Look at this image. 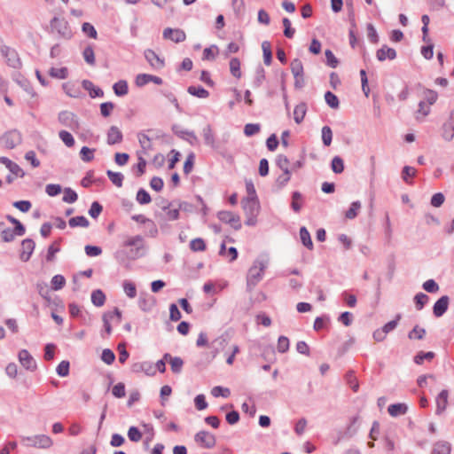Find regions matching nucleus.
Masks as SVG:
<instances>
[{
    "mask_svg": "<svg viewBox=\"0 0 454 454\" xmlns=\"http://www.w3.org/2000/svg\"><path fill=\"white\" fill-rule=\"evenodd\" d=\"M163 38L166 40H170L176 43H182L185 41L186 35L184 30L180 28H170L167 27L163 30Z\"/></svg>",
    "mask_w": 454,
    "mask_h": 454,
    "instance_id": "obj_10",
    "label": "nucleus"
},
{
    "mask_svg": "<svg viewBox=\"0 0 454 454\" xmlns=\"http://www.w3.org/2000/svg\"><path fill=\"white\" fill-rule=\"evenodd\" d=\"M151 82L158 85H160L163 82L160 77L148 74H139L135 79V83L137 87H143Z\"/></svg>",
    "mask_w": 454,
    "mask_h": 454,
    "instance_id": "obj_13",
    "label": "nucleus"
},
{
    "mask_svg": "<svg viewBox=\"0 0 454 454\" xmlns=\"http://www.w3.org/2000/svg\"><path fill=\"white\" fill-rule=\"evenodd\" d=\"M131 370L135 373L145 372L148 376H153L156 372L154 365L147 361L137 362L133 364L131 366Z\"/></svg>",
    "mask_w": 454,
    "mask_h": 454,
    "instance_id": "obj_11",
    "label": "nucleus"
},
{
    "mask_svg": "<svg viewBox=\"0 0 454 454\" xmlns=\"http://www.w3.org/2000/svg\"><path fill=\"white\" fill-rule=\"evenodd\" d=\"M82 30L90 38L96 39L98 36V33L95 27L89 22H85L82 24Z\"/></svg>",
    "mask_w": 454,
    "mask_h": 454,
    "instance_id": "obj_52",
    "label": "nucleus"
},
{
    "mask_svg": "<svg viewBox=\"0 0 454 454\" xmlns=\"http://www.w3.org/2000/svg\"><path fill=\"white\" fill-rule=\"evenodd\" d=\"M101 359L106 364H112L114 362L115 355L111 349L106 348L102 352Z\"/></svg>",
    "mask_w": 454,
    "mask_h": 454,
    "instance_id": "obj_59",
    "label": "nucleus"
},
{
    "mask_svg": "<svg viewBox=\"0 0 454 454\" xmlns=\"http://www.w3.org/2000/svg\"><path fill=\"white\" fill-rule=\"evenodd\" d=\"M360 208H361V203L359 201L353 202L350 205V207L348 208V210H347L345 213L346 218L354 219L357 215Z\"/></svg>",
    "mask_w": 454,
    "mask_h": 454,
    "instance_id": "obj_38",
    "label": "nucleus"
},
{
    "mask_svg": "<svg viewBox=\"0 0 454 454\" xmlns=\"http://www.w3.org/2000/svg\"><path fill=\"white\" fill-rule=\"evenodd\" d=\"M188 92L191 95L200 98H207L209 96V92L202 87L190 86L188 88Z\"/></svg>",
    "mask_w": 454,
    "mask_h": 454,
    "instance_id": "obj_34",
    "label": "nucleus"
},
{
    "mask_svg": "<svg viewBox=\"0 0 454 454\" xmlns=\"http://www.w3.org/2000/svg\"><path fill=\"white\" fill-rule=\"evenodd\" d=\"M278 166L285 171V180L290 179L289 160L286 156L279 155L277 160Z\"/></svg>",
    "mask_w": 454,
    "mask_h": 454,
    "instance_id": "obj_26",
    "label": "nucleus"
},
{
    "mask_svg": "<svg viewBox=\"0 0 454 454\" xmlns=\"http://www.w3.org/2000/svg\"><path fill=\"white\" fill-rule=\"evenodd\" d=\"M49 74L53 78L65 79L68 75V70L67 67H51Z\"/></svg>",
    "mask_w": 454,
    "mask_h": 454,
    "instance_id": "obj_31",
    "label": "nucleus"
},
{
    "mask_svg": "<svg viewBox=\"0 0 454 454\" xmlns=\"http://www.w3.org/2000/svg\"><path fill=\"white\" fill-rule=\"evenodd\" d=\"M306 106L305 104L297 105L294 109V119L296 123L300 124L306 115Z\"/></svg>",
    "mask_w": 454,
    "mask_h": 454,
    "instance_id": "obj_28",
    "label": "nucleus"
},
{
    "mask_svg": "<svg viewBox=\"0 0 454 454\" xmlns=\"http://www.w3.org/2000/svg\"><path fill=\"white\" fill-rule=\"evenodd\" d=\"M169 364H170L172 372L175 373H178L182 370L184 362L180 357L176 356L170 360Z\"/></svg>",
    "mask_w": 454,
    "mask_h": 454,
    "instance_id": "obj_60",
    "label": "nucleus"
},
{
    "mask_svg": "<svg viewBox=\"0 0 454 454\" xmlns=\"http://www.w3.org/2000/svg\"><path fill=\"white\" fill-rule=\"evenodd\" d=\"M123 139V135L121 129L116 126H111L107 131V144L112 145L120 144Z\"/></svg>",
    "mask_w": 454,
    "mask_h": 454,
    "instance_id": "obj_15",
    "label": "nucleus"
},
{
    "mask_svg": "<svg viewBox=\"0 0 454 454\" xmlns=\"http://www.w3.org/2000/svg\"><path fill=\"white\" fill-rule=\"evenodd\" d=\"M59 121L69 129L73 130H76L79 129V121L76 116L68 111H63L59 114Z\"/></svg>",
    "mask_w": 454,
    "mask_h": 454,
    "instance_id": "obj_8",
    "label": "nucleus"
},
{
    "mask_svg": "<svg viewBox=\"0 0 454 454\" xmlns=\"http://www.w3.org/2000/svg\"><path fill=\"white\" fill-rule=\"evenodd\" d=\"M121 321V312L118 308H115L113 311L106 312L103 315V322L106 333L109 335L112 333V322L117 324Z\"/></svg>",
    "mask_w": 454,
    "mask_h": 454,
    "instance_id": "obj_6",
    "label": "nucleus"
},
{
    "mask_svg": "<svg viewBox=\"0 0 454 454\" xmlns=\"http://www.w3.org/2000/svg\"><path fill=\"white\" fill-rule=\"evenodd\" d=\"M94 151L87 146H83L80 152L82 160L86 162L91 161L94 158Z\"/></svg>",
    "mask_w": 454,
    "mask_h": 454,
    "instance_id": "obj_50",
    "label": "nucleus"
},
{
    "mask_svg": "<svg viewBox=\"0 0 454 454\" xmlns=\"http://www.w3.org/2000/svg\"><path fill=\"white\" fill-rule=\"evenodd\" d=\"M19 361L27 370L34 371L36 368V363L35 359L27 349H22L20 351Z\"/></svg>",
    "mask_w": 454,
    "mask_h": 454,
    "instance_id": "obj_12",
    "label": "nucleus"
},
{
    "mask_svg": "<svg viewBox=\"0 0 454 454\" xmlns=\"http://www.w3.org/2000/svg\"><path fill=\"white\" fill-rule=\"evenodd\" d=\"M450 445L447 442H437L433 448V454H450Z\"/></svg>",
    "mask_w": 454,
    "mask_h": 454,
    "instance_id": "obj_27",
    "label": "nucleus"
},
{
    "mask_svg": "<svg viewBox=\"0 0 454 454\" xmlns=\"http://www.w3.org/2000/svg\"><path fill=\"white\" fill-rule=\"evenodd\" d=\"M430 106L425 101H420L419 109L415 113V117L418 121H423L430 114Z\"/></svg>",
    "mask_w": 454,
    "mask_h": 454,
    "instance_id": "obj_21",
    "label": "nucleus"
},
{
    "mask_svg": "<svg viewBox=\"0 0 454 454\" xmlns=\"http://www.w3.org/2000/svg\"><path fill=\"white\" fill-rule=\"evenodd\" d=\"M426 334V330L424 328L419 327V325H416L412 331H411L408 334L409 339L413 340H421L424 338Z\"/></svg>",
    "mask_w": 454,
    "mask_h": 454,
    "instance_id": "obj_44",
    "label": "nucleus"
},
{
    "mask_svg": "<svg viewBox=\"0 0 454 454\" xmlns=\"http://www.w3.org/2000/svg\"><path fill=\"white\" fill-rule=\"evenodd\" d=\"M194 439L203 448L211 449L215 445V435L206 431H200L196 434Z\"/></svg>",
    "mask_w": 454,
    "mask_h": 454,
    "instance_id": "obj_9",
    "label": "nucleus"
},
{
    "mask_svg": "<svg viewBox=\"0 0 454 454\" xmlns=\"http://www.w3.org/2000/svg\"><path fill=\"white\" fill-rule=\"evenodd\" d=\"M262 50L263 53V62L266 66H270L272 61V51L270 43L268 41L262 42Z\"/></svg>",
    "mask_w": 454,
    "mask_h": 454,
    "instance_id": "obj_22",
    "label": "nucleus"
},
{
    "mask_svg": "<svg viewBox=\"0 0 454 454\" xmlns=\"http://www.w3.org/2000/svg\"><path fill=\"white\" fill-rule=\"evenodd\" d=\"M57 373L60 377H66L69 373V362L67 361H62L59 364L57 367Z\"/></svg>",
    "mask_w": 454,
    "mask_h": 454,
    "instance_id": "obj_61",
    "label": "nucleus"
},
{
    "mask_svg": "<svg viewBox=\"0 0 454 454\" xmlns=\"http://www.w3.org/2000/svg\"><path fill=\"white\" fill-rule=\"evenodd\" d=\"M219 50L216 45H211L210 47L205 48L203 51L204 60H213L218 54Z\"/></svg>",
    "mask_w": 454,
    "mask_h": 454,
    "instance_id": "obj_35",
    "label": "nucleus"
},
{
    "mask_svg": "<svg viewBox=\"0 0 454 454\" xmlns=\"http://www.w3.org/2000/svg\"><path fill=\"white\" fill-rule=\"evenodd\" d=\"M50 31L57 37L65 40H68L73 36L68 22L63 18L54 17L50 23Z\"/></svg>",
    "mask_w": 454,
    "mask_h": 454,
    "instance_id": "obj_2",
    "label": "nucleus"
},
{
    "mask_svg": "<svg viewBox=\"0 0 454 454\" xmlns=\"http://www.w3.org/2000/svg\"><path fill=\"white\" fill-rule=\"evenodd\" d=\"M387 411L392 417H396L405 414L407 411V406L404 403L391 404L388 406Z\"/></svg>",
    "mask_w": 454,
    "mask_h": 454,
    "instance_id": "obj_24",
    "label": "nucleus"
},
{
    "mask_svg": "<svg viewBox=\"0 0 454 454\" xmlns=\"http://www.w3.org/2000/svg\"><path fill=\"white\" fill-rule=\"evenodd\" d=\"M302 207V199H301V195L295 192L294 194H293V200H292V208L295 211V212H299L300 209Z\"/></svg>",
    "mask_w": 454,
    "mask_h": 454,
    "instance_id": "obj_55",
    "label": "nucleus"
},
{
    "mask_svg": "<svg viewBox=\"0 0 454 454\" xmlns=\"http://www.w3.org/2000/svg\"><path fill=\"white\" fill-rule=\"evenodd\" d=\"M22 141L21 134L17 130H11L6 132L2 137L1 142L3 145L8 149H13Z\"/></svg>",
    "mask_w": 454,
    "mask_h": 454,
    "instance_id": "obj_5",
    "label": "nucleus"
},
{
    "mask_svg": "<svg viewBox=\"0 0 454 454\" xmlns=\"http://www.w3.org/2000/svg\"><path fill=\"white\" fill-rule=\"evenodd\" d=\"M190 248L193 252H202L206 250L207 246L202 239L196 238L190 242Z\"/></svg>",
    "mask_w": 454,
    "mask_h": 454,
    "instance_id": "obj_33",
    "label": "nucleus"
},
{
    "mask_svg": "<svg viewBox=\"0 0 454 454\" xmlns=\"http://www.w3.org/2000/svg\"><path fill=\"white\" fill-rule=\"evenodd\" d=\"M331 166H332V170L336 174L342 173L344 170L343 160L339 156H335L333 159Z\"/></svg>",
    "mask_w": 454,
    "mask_h": 454,
    "instance_id": "obj_41",
    "label": "nucleus"
},
{
    "mask_svg": "<svg viewBox=\"0 0 454 454\" xmlns=\"http://www.w3.org/2000/svg\"><path fill=\"white\" fill-rule=\"evenodd\" d=\"M113 90L116 96H125L129 92L128 83L126 81L121 80L114 84Z\"/></svg>",
    "mask_w": 454,
    "mask_h": 454,
    "instance_id": "obj_25",
    "label": "nucleus"
},
{
    "mask_svg": "<svg viewBox=\"0 0 454 454\" xmlns=\"http://www.w3.org/2000/svg\"><path fill=\"white\" fill-rule=\"evenodd\" d=\"M68 224L72 228H75V227L86 228L89 226L90 223H89L88 219L84 216H75V217H72L69 219Z\"/></svg>",
    "mask_w": 454,
    "mask_h": 454,
    "instance_id": "obj_29",
    "label": "nucleus"
},
{
    "mask_svg": "<svg viewBox=\"0 0 454 454\" xmlns=\"http://www.w3.org/2000/svg\"><path fill=\"white\" fill-rule=\"evenodd\" d=\"M278 352L285 353L289 348V340L288 338L285 336H280L278 340V347H277Z\"/></svg>",
    "mask_w": 454,
    "mask_h": 454,
    "instance_id": "obj_64",
    "label": "nucleus"
},
{
    "mask_svg": "<svg viewBox=\"0 0 454 454\" xmlns=\"http://www.w3.org/2000/svg\"><path fill=\"white\" fill-rule=\"evenodd\" d=\"M66 279L62 275H55L51 279V286L54 290H59L64 287Z\"/></svg>",
    "mask_w": 454,
    "mask_h": 454,
    "instance_id": "obj_49",
    "label": "nucleus"
},
{
    "mask_svg": "<svg viewBox=\"0 0 454 454\" xmlns=\"http://www.w3.org/2000/svg\"><path fill=\"white\" fill-rule=\"evenodd\" d=\"M325 55L326 58L327 65L333 68H335L338 66L339 61L337 58L334 56V54L332 52V51L326 50L325 51Z\"/></svg>",
    "mask_w": 454,
    "mask_h": 454,
    "instance_id": "obj_62",
    "label": "nucleus"
},
{
    "mask_svg": "<svg viewBox=\"0 0 454 454\" xmlns=\"http://www.w3.org/2000/svg\"><path fill=\"white\" fill-rule=\"evenodd\" d=\"M325 99L326 101V103L328 104V106L332 108H338L339 107V99L338 98L333 94L332 93L331 91H327L325 94Z\"/></svg>",
    "mask_w": 454,
    "mask_h": 454,
    "instance_id": "obj_47",
    "label": "nucleus"
},
{
    "mask_svg": "<svg viewBox=\"0 0 454 454\" xmlns=\"http://www.w3.org/2000/svg\"><path fill=\"white\" fill-rule=\"evenodd\" d=\"M211 394L215 397L223 396L228 397L231 394L230 389L220 386L215 387L211 390Z\"/></svg>",
    "mask_w": 454,
    "mask_h": 454,
    "instance_id": "obj_54",
    "label": "nucleus"
},
{
    "mask_svg": "<svg viewBox=\"0 0 454 454\" xmlns=\"http://www.w3.org/2000/svg\"><path fill=\"white\" fill-rule=\"evenodd\" d=\"M300 238L302 244L309 249L313 248V243L310 238V234L305 227H301L300 230Z\"/></svg>",
    "mask_w": 454,
    "mask_h": 454,
    "instance_id": "obj_32",
    "label": "nucleus"
},
{
    "mask_svg": "<svg viewBox=\"0 0 454 454\" xmlns=\"http://www.w3.org/2000/svg\"><path fill=\"white\" fill-rule=\"evenodd\" d=\"M442 137L447 141H450L454 137V126L450 122L443 124Z\"/></svg>",
    "mask_w": 454,
    "mask_h": 454,
    "instance_id": "obj_40",
    "label": "nucleus"
},
{
    "mask_svg": "<svg viewBox=\"0 0 454 454\" xmlns=\"http://www.w3.org/2000/svg\"><path fill=\"white\" fill-rule=\"evenodd\" d=\"M137 200L139 204L144 205L150 203L152 199L145 190L140 189L137 193Z\"/></svg>",
    "mask_w": 454,
    "mask_h": 454,
    "instance_id": "obj_45",
    "label": "nucleus"
},
{
    "mask_svg": "<svg viewBox=\"0 0 454 454\" xmlns=\"http://www.w3.org/2000/svg\"><path fill=\"white\" fill-rule=\"evenodd\" d=\"M417 170L410 166H405L403 169L402 176L406 183H410L409 179L415 176Z\"/></svg>",
    "mask_w": 454,
    "mask_h": 454,
    "instance_id": "obj_56",
    "label": "nucleus"
},
{
    "mask_svg": "<svg viewBox=\"0 0 454 454\" xmlns=\"http://www.w3.org/2000/svg\"><path fill=\"white\" fill-rule=\"evenodd\" d=\"M128 437L131 442H137L142 439V433L136 427H130L128 430Z\"/></svg>",
    "mask_w": 454,
    "mask_h": 454,
    "instance_id": "obj_46",
    "label": "nucleus"
},
{
    "mask_svg": "<svg viewBox=\"0 0 454 454\" xmlns=\"http://www.w3.org/2000/svg\"><path fill=\"white\" fill-rule=\"evenodd\" d=\"M21 442L27 447L48 449L53 445L52 439L45 434L22 437Z\"/></svg>",
    "mask_w": 454,
    "mask_h": 454,
    "instance_id": "obj_3",
    "label": "nucleus"
},
{
    "mask_svg": "<svg viewBox=\"0 0 454 454\" xmlns=\"http://www.w3.org/2000/svg\"><path fill=\"white\" fill-rule=\"evenodd\" d=\"M333 133L332 129L328 126H325L322 129V140L325 145L329 146L332 143Z\"/></svg>",
    "mask_w": 454,
    "mask_h": 454,
    "instance_id": "obj_51",
    "label": "nucleus"
},
{
    "mask_svg": "<svg viewBox=\"0 0 454 454\" xmlns=\"http://www.w3.org/2000/svg\"><path fill=\"white\" fill-rule=\"evenodd\" d=\"M449 307V297L444 295L442 296L434 305L433 312L437 317H442Z\"/></svg>",
    "mask_w": 454,
    "mask_h": 454,
    "instance_id": "obj_16",
    "label": "nucleus"
},
{
    "mask_svg": "<svg viewBox=\"0 0 454 454\" xmlns=\"http://www.w3.org/2000/svg\"><path fill=\"white\" fill-rule=\"evenodd\" d=\"M107 176L111 182L117 187L122 186L123 175L120 172L107 171Z\"/></svg>",
    "mask_w": 454,
    "mask_h": 454,
    "instance_id": "obj_36",
    "label": "nucleus"
},
{
    "mask_svg": "<svg viewBox=\"0 0 454 454\" xmlns=\"http://www.w3.org/2000/svg\"><path fill=\"white\" fill-rule=\"evenodd\" d=\"M59 135V137L62 140V142L67 147H72L74 145V139L69 132H67L66 130H61Z\"/></svg>",
    "mask_w": 454,
    "mask_h": 454,
    "instance_id": "obj_48",
    "label": "nucleus"
},
{
    "mask_svg": "<svg viewBox=\"0 0 454 454\" xmlns=\"http://www.w3.org/2000/svg\"><path fill=\"white\" fill-rule=\"evenodd\" d=\"M240 66H241V63L238 58H232L230 60L231 74L237 79H239L242 76Z\"/></svg>",
    "mask_w": 454,
    "mask_h": 454,
    "instance_id": "obj_23",
    "label": "nucleus"
},
{
    "mask_svg": "<svg viewBox=\"0 0 454 454\" xmlns=\"http://www.w3.org/2000/svg\"><path fill=\"white\" fill-rule=\"evenodd\" d=\"M414 301L416 303L417 309L420 310V309H422L424 305L428 302L429 297L423 293H419L415 295Z\"/></svg>",
    "mask_w": 454,
    "mask_h": 454,
    "instance_id": "obj_43",
    "label": "nucleus"
},
{
    "mask_svg": "<svg viewBox=\"0 0 454 454\" xmlns=\"http://www.w3.org/2000/svg\"><path fill=\"white\" fill-rule=\"evenodd\" d=\"M91 301L97 307L103 306L106 301L105 294L99 289L93 291L91 294Z\"/></svg>",
    "mask_w": 454,
    "mask_h": 454,
    "instance_id": "obj_30",
    "label": "nucleus"
},
{
    "mask_svg": "<svg viewBox=\"0 0 454 454\" xmlns=\"http://www.w3.org/2000/svg\"><path fill=\"white\" fill-rule=\"evenodd\" d=\"M261 129L259 124L254 123H247L244 128V133L247 137H251L253 135L257 134Z\"/></svg>",
    "mask_w": 454,
    "mask_h": 454,
    "instance_id": "obj_53",
    "label": "nucleus"
},
{
    "mask_svg": "<svg viewBox=\"0 0 454 454\" xmlns=\"http://www.w3.org/2000/svg\"><path fill=\"white\" fill-rule=\"evenodd\" d=\"M291 72L294 74L296 82L303 79V65L299 59H294L291 64Z\"/></svg>",
    "mask_w": 454,
    "mask_h": 454,
    "instance_id": "obj_18",
    "label": "nucleus"
},
{
    "mask_svg": "<svg viewBox=\"0 0 454 454\" xmlns=\"http://www.w3.org/2000/svg\"><path fill=\"white\" fill-rule=\"evenodd\" d=\"M59 241H54L48 248L46 260L48 262H52L55 259V254L59 252Z\"/></svg>",
    "mask_w": 454,
    "mask_h": 454,
    "instance_id": "obj_39",
    "label": "nucleus"
},
{
    "mask_svg": "<svg viewBox=\"0 0 454 454\" xmlns=\"http://www.w3.org/2000/svg\"><path fill=\"white\" fill-rule=\"evenodd\" d=\"M145 58L153 70H160L164 67L165 60L160 58L154 51L147 49L144 52Z\"/></svg>",
    "mask_w": 454,
    "mask_h": 454,
    "instance_id": "obj_7",
    "label": "nucleus"
},
{
    "mask_svg": "<svg viewBox=\"0 0 454 454\" xmlns=\"http://www.w3.org/2000/svg\"><path fill=\"white\" fill-rule=\"evenodd\" d=\"M123 290L128 297L129 298H135L137 295V288L136 285L133 282L130 281H124L123 282Z\"/></svg>",
    "mask_w": 454,
    "mask_h": 454,
    "instance_id": "obj_42",
    "label": "nucleus"
},
{
    "mask_svg": "<svg viewBox=\"0 0 454 454\" xmlns=\"http://www.w3.org/2000/svg\"><path fill=\"white\" fill-rule=\"evenodd\" d=\"M63 90H65L66 94L72 98H78L81 94L80 88L77 86L76 83L72 82H65L63 85Z\"/></svg>",
    "mask_w": 454,
    "mask_h": 454,
    "instance_id": "obj_20",
    "label": "nucleus"
},
{
    "mask_svg": "<svg viewBox=\"0 0 454 454\" xmlns=\"http://www.w3.org/2000/svg\"><path fill=\"white\" fill-rule=\"evenodd\" d=\"M448 396L449 393L447 390L443 389L441 391V393L436 397V412L442 413L443 411H445L447 404H448Z\"/></svg>",
    "mask_w": 454,
    "mask_h": 454,
    "instance_id": "obj_19",
    "label": "nucleus"
},
{
    "mask_svg": "<svg viewBox=\"0 0 454 454\" xmlns=\"http://www.w3.org/2000/svg\"><path fill=\"white\" fill-rule=\"evenodd\" d=\"M423 95H424L425 102L427 104H428L429 106L434 105L437 101L438 94L436 91H434L433 90H429V89L425 90L423 92Z\"/></svg>",
    "mask_w": 454,
    "mask_h": 454,
    "instance_id": "obj_37",
    "label": "nucleus"
},
{
    "mask_svg": "<svg viewBox=\"0 0 454 454\" xmlns=\"http://www.w3.org/2000/svg\"><path fill=\"white\" fill-rule=\"evenodd\" d=\"M85 253L90 257L98 256L102 254V249L99 247L87 245L84 247Z\"/></svg>",
    "mask_w": 454,
    "mask_h": 454,
    "instance_id": "obj_63",
    "label": "nucleus"
},
{
    "mask_svg": "<svg viewBox=\"0 0 454 454\" xmlns=\"http://www.w3.org/2000/svg\"><path fill=\"white\" fill-rule=\"evenodd\" d=\"M434 357V353L432 351L427 352V353H419L414 357V362L418 364H422L424 360H432Z\"/></svg>",
    "mask_w": 454,
    "mask_h": 454,
    "instance_id": "obj_57",
    "label": "nucleus"
},
{
    "mask_svg": "<svg viewBox=\"0 0 454 454\" xmlns=\"http://www.w3.org/2000/svg\"><path fill=\"white\" fill-rule=\"evenodd\" d=\"M35 249V242L32 239H24L21 243L20 259L23 262L29 260Z\"/></svg>",
    "mask_w": 454,
    "mask_h": 454,
    "instance_id": "obj_14",
    "label": "nucleus"
},
{
    "mask_svg": "<svg viewBox=\"0 0 454 454\" xmlns=\"http://www.w3.org/2000/svg\"><path fill=\"white\" fill-rule=\"evenodd\" d=\"M242 207L247 216V224H254L259 214L260 205L257 198H246L242 200Z\"/></svg>",
    "mask_w": 454,
    "mask_h": 454,
    "instance_id": "obj_4",
    "label": "nucleus"
},
{
    "mask_svg": "<svg viewBox=\"0 0 454 454\" xmlns=\"http://www.w3.org/2000/svg\"><path fill=\"white\" fill-rule=\"evenodd\" d=\"M376 57L380 61H384L386 59L392 60L395 59L396 52L395 49L384 45L377 51Z\"/></svg>",
    "mask_w": 454,
    "mask_h": 454,
    "instance_id": "obj_17",
    "label": "nucleus"
},
{
    "mask_svg": "<svg viewBox=\"0 0 454 454\" xmlns=\"http://www.w3.org/2000/svg\"><path fill=\"white\" fill-rule=\"evenodd\" d=\"M268 262L262 259H257L249 268L247 276V284L248 287L255 286L262 279L264 270L267 268Z\"/></svg>",
    "mask_w": 454,
    "mask_h": 454,
    "instance_id": "obj_1",
    "label": "nucleus"
},
{
    "mask_svg": "<svg viewBox=\"0 0 454 454\" xmlns=\"http://www.w3.org/2000/svg\"><path fill=\"white\" fill-rule=\"evenodd\" d=\"M77 200V194L74 191L70 188H67L64 191L63 200L67 203H74Z\"/></svg>",
    "mask_w": 454,
    "mask_h": 454,
    "instance_id": "obj_58",
    "label": "nucleus"
}]
</instances>
